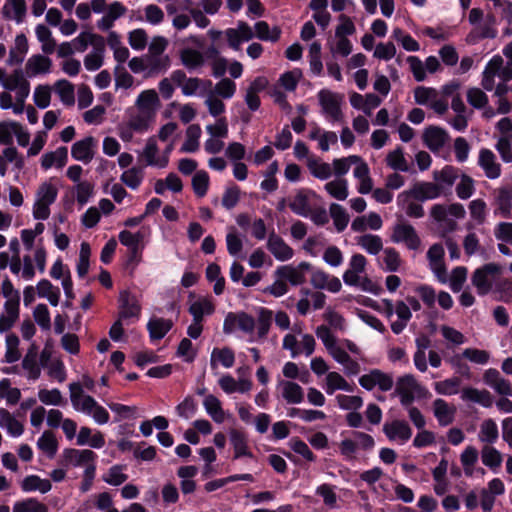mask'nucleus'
Instances as JSON below:
<instances>
[{
	"mask_svg": "<svg viewBox=\"0 0 512 512\" xmlns=\"http://www.w3.org/2000/svg\"><path fill=\"white\" fill-rule=\"evenodd\" d=\"M434 415L440 426H448L454 420L455 409L449 407L447 402L441 398L433 402Z\"/></svg>",
	"mask_w": 512,
	"mask_h": 512,
	"instance_id": "a18cd8bd",
	"label": "nucleus"
},
{
	"mask_svg": "<svg viewBox=\"0 0 512 512\" xmlns=\"http://www.w3.org/2000/svg\"><path fill=\"white\" fill-rule=\"evenodd\" d=\"M51 64V60L42 54L32 55L27 60L25 73L28 77H35L39 74L48 73L50 71Z\"/></svg>",
	"mask_w": 512,
	"mask_h": 512,
	"instance_id": "4c0bfd02",
	"label": "nucleus"
},
{
	"mask_svg": "<svg viewBox=\"0 0 512 512\" xmlns=\"http://www.w3.org/2000/svg\"><path fill=\"white\" fill-rule=\"evenodd\" d=\"M462 399L465 401H471L474 403H478L483 407H491L493 404V398L489 391L487 390H478L476 388H465L462 392Z\"/></svg>",
	"mask_w": 512,
	"mask_h": 512,
	"instance_id": "3c124183",
	"label": "nucleus"
},
{
	"mask_svg": "<svg viewBox=\"0 0 512 512\" xmlns=\"http://www.w3.org/2000/svg\"><path fill=\"white\" fill-rule=\"evenodd\" d=\"M465 214L464 206L460 203H452L449 205L435 204L430 210V217L444 232L455 230L457 227L456 220L463 219Z\"/></svg>",
	"mask_w": 512,
	"mask_h": 512,
	"instance_id": "0eeeda50",
	"label": "nucleus"
},
{
	"mask_svg": "<svg viewBox=\"0 0 512 512\" xmlns=\"http://www.w3.org/2000/svg\"><path fill=\"white\" fill-rule=\"evenodd\" d=\"M308 137L311 140L317 141L318 148L323 152H327L331 145H335L338 142V136L335 132L325 130L317 125L310 130Z\"/></svg>",
	"mask_w": 512,
	"mask_h": 512,
	"instance_id": "f704fd0d",
	"label": "nucleus"
},
{
	"mask_svg": "<svg viewBox=\"0 0 512 512\" xmlns=\"http://www.w3.org/2000/svg\"><path fill=\"white\" fill-rule=\"evenodd\" d=\"M382 226V218L376 212H370L367 215L356 217L351 223L352 231L359 233L365 232L368 229L378 231Z\"/></svg>",
	"mask_w": 512,
	"mask_h": 512,
	"instance_id": "2f4dec72",
	"label": "nucleus"
},
{
	"mask_svg": "<svg viewBox=\"0 0 512 512\" xmlns=\"http://www.w3.org/2000/svg\"><path fill=\"white\" fill-rule=\"evenodd\" d=\"M267 248L278 261L290 260L294 255L293 249L275 233L269 236Z\"/></svg>",
	"mask_w": 512,
	"mask_h": 512,
	"instance_id": "c756f323",
	"label": "nucleus"
},
{
	"mask_svg": "<svg viewBox=\"0 0 512 512\" xmlns=\"http://www.w3.org/2000/svg\"><path fill=\"white\" fill-rule=\"evenodd\" d=\"M97 454L89 449L78 450L75 448H66L63 451L62 465H73L75 467L95 462Z\"/></svg>",
	"mask_w": 512,
	"mask_h": 512,
	"instance_id": "412c9836",
	"label": "nucleus"
},
{
	"mask_svg": "<svg viewBox=\"0 0 512 512\" xmlns=\"http://www.w3.org/2000/svg\"><path fill=\"white\" fill-rule=\"evenodd\" d=\"M478 165L488 179H497L501 175V164L496 155L487 148H482L478 155Z\"/></svg>",
	"mask_w": 512,
	"mask_h": 512,
	"instance_id": "6ab92c4d",
	"label": "nucleus"
},
{
	"mask_svg": "<svg viewBox=\"0 0 512 512\" xmlns=\"http://www.w3.org/2000/svg\"><path fill=\"white\" fill-rule=\"evenodd\" d=\"M282 396L289 404H299L304 400L302 387L292 381L283 382Z\"/></svg>",
	"mask_w": 512,
	"mask_h": 512,
	"instance_id": "e2e57ef3",
	"label": "nucleus"
},
{
	"mask_svg": "<svg viewBox=\"0 0 512 512\" xmlns=\"http://www.w3.org/2000/svg\"><path fill=\"white\" fill-rule=\"evenodd\" d=\"M502 266L496 263H488L476 269L471 277V282L479 295H487L495 286L496 289L509 287L508 280H501Z\"/></svg>",
	"mask_w": 512,
	"mask_h": 512,
	"instance_id": "39448f33",
	"label": "nucleus"
},
{
	"mask_svg": "<svg viewBox=\"0 0 512 512\" xmlns=\"http://www.w3.org/2000/svg\"><path fill=\"white\" fill-rule=\"evenodd\" d=\"M307 166L315 178L326 180L332 175V166L329 163L321 162L315 157L308 159Z\"/></svg>",
	"mask_w": 512,
	"mask_h": 512,
	"instance_id": "774afa93",
	"label": "nucleus"
},
{
	"mask_svg": "<svg viewBox=\"0 0 512 512\" xmlns=\"http://www.w3.org/2000/svg\"><path fill=\"white\" fill-rule=\"evenodd\" d=\"M37 294L41 298H45L52 306H57L60 301V289L54 286L49 280L42 279L36 286Z\"/></svg>",
	"mask_w": 512,
	"mask_h": 512,
	"instance_id": "de8ad7c7",
	"label": "nucleus"
},
{
	"mask_svg": "<svg viewBox=\"0 0 512 512\" xmlns=\"http://www.w3.org/2000/svg\"><path fill=\"white\" fill-rule=\"evenodd\" d=\"M383 432L389 440L398 438L403 443L407 442L412 436V429L404 420H393L391 423H385Z\"/></svg>",
	"mask_w": 512,
	"mask_h": 512,
	"instance_id": "c85d7f7f",
	"label": "nucleus"
},
{
	"mask_svg": "<svg viewBox=\"0 0 512 512\" xmlns=\"http://www.w3.org/2000/svg\"><path fill=\"white\" fill-rule=\"evenodd\" d=\"M0 84L5 91L14 92L19 102H25L29 96L30 84L21 69H15L9 74L3 69Z\"/></svg>",
	"mask_w": 512,
	"mask_h": 512,
	"instance_id": "1a4fd4ad",
	"label": "nucleus"
},
{
	"mask_svg": "<svg viewBox=\"0 0 512 512\" xmlns=\"http://www.w3.org/2000/svg\"><path fill=\"white\" fill-rule=\"evenodd\" d=\"M37 40L41 43V50L45 54H52L56 50V41L52 36L50 29L43 25L38 24L35 28Z\"/></svg>",
	"mask_w": 512,
	"mask_h": 512,
	"instance_id": "09e8293b",
	"label": "nucleus"
},
{
	"mask_svg": "<svg viewBox=\"0 0 512 512\" xmlns=\"http://www.w3.org/2000/svg\"><path fill=\"white\" fill-rule=\"evenodd\" d=\"M444 256V247L440 243L433 244L427 251L429 268L436 279L442 284L448 282V274L446 265L444 263Z\"/></svg>",
	"mask_w": 512,
	"mask_h": 512,
	"instance_id": "ddd939ff",
	"label": "nucleus"
},
{
	"mask_svg": "<svg viewBox=\"0 0 512 512\" xmlns=\"http://www.w3.org/2000/svg\"><path fill=\"white\" fill-rule=\"evenodd\" d=\"M127 8L118 1L109 4L101 19L96 23L98 29L107 31L111 29L117 19L124 16Z\"/></svg>",
	"mask_w": 512,
	"mask_h": 512,
	"instance_id": "b1692460",
	"label": "nucleus"
},
{
	"mask_svg": "<svg viewBox=\"0 0 512 512\" xmlns=\"http://www.w3.org/2000/svg\"><path fill=\"white\" fill-rule=\"evenodd\" d=\"M386 163L393 170L401 172L409 171V164L401 147H397L387 154Z\"/></svg>",
	"mask_w": 512,
	"mask_h": 512,
	"instance_id": "0e129e2a",
	"label": "nucleus"
},
{
	"mask_svg": "<svg viewBox=\"0 0 512 512\" xmlns=\"http://www.w3.org/2000/svg\"><path fill=\"white\" fill-rule=\"evenodd\" d=\"M391 241L395 244H403L409 250H418L421 246V239L415 228L407 222H399L394 225Z\"/></svg>",
	"mask_w": 512,
	"mask_h": 512,
	"instance_id": "f8f14e48",
	"label": "nucleus"
},
{
	"mask_svg": "<svg viewBox=\"0 0 512 512\" xmlns=\"http://www.w3.org/2000/svg\"><path fill=\"white\" fill-rule=\"evenodd\" d=\"M367 260L362 254L351 256L348 269L343 274V281L348 286H357L360 283V274L365 272Z\"/></svg>",
	"mask_w": 512,
	"mask_h": 512,
	"instance_id": "a211bd4d",
	"label": "nucleus"
},
{
	"mask_svg": "<svg viewBox=\"0 0 512 512\" xmlns=\"http://www.w3.org/2000/svg\"><path fill=\"white\" fill-rule=\"evenodd\" d=\"M54 91L59 96L61 102L66 106H71L75 102L74 86L66 79L55 82Z\"/></svg>",
	"mask_w": 512,
	"mask_h": 512,
	"instance_id": "5fc2aeb1",
	"label": "nucleus"
},
{
	"mask_svg": "<svg viewBox=\"0 0 512 512\" xmlns=\"http://www.w3.org/2000/svg\"><path fill=\"white\" fill-rule=\"evenodd\" d=\"M283 348L291 352H313L315 339L311 334L303 333L300 330H293L285 335Z\"/></svg>",
	"mask_w": 512,
	"mask_h": 512,
	"instance_id": "4468645a",
	"label": "nucleus"
},
{
	"mask_svg": "<svg viewBox=\"0 0 512 512\" xmlns=\"http://www.w3.org/2000/svg\"><path fill=\"white\" fill-rule=\"evenodd\" d=\"M95 146L96 141L92 136L76 141L71 147V156L87 164L93 159Z\"/></svg>",
	"mask_w": 512,
	"mask_h": 512,
	"instance_id": "4be33fe9",
	"label": "nucleus"
},
{
	"mask_svg": "<svg viewBox=\"0 0 512 512\" xmlns=\"http://www.w3.org/2000/svg\"><path fill=\"white\" fill-rule=\"evenodd\" d=\"M310 283L316 289H325L332 293L339 292L342 287L337 277L331 276L323 270L314 271L311 275Z\"/></svg>",
	"mask_w": 512,
	"mask_h": 512,
	"instance_id": "393cba45",
	"label": "nucleus"
},
{
	"mask_svg": "<svg viewBox=\"0 0 512 512\" xmlns=\"http://www.w3.org/2000/svg\"><path fill=\"white\" fill-rule=\"evenodd\" d=\"M188 311L193 320L203 322L204 317L214 313L215 305L211 298L200 296L190 303Z\"/></svg>",
	"mask_w": 512,
	"mask_h": 512,
	"instance_id": "7c9ffc66",
	"label": "nucleus"
},
{
	"mask_svg": "<svg viewBox=\"0 0 512 512\" xmlns=\"http://www.w3.org/2000/svg\"><path fill=\"white\" fill-rule=\"evenodd\" d=\"M419 202L408 190L401 192L397 196L398 206L411 218H422L424 216L423 206Z\"/></svg>",
	"mask_w": 512,
	"mask_h": 512,
	"instance_id": "a878e982",
	"label": "nucleus"
},
{
	"mask_svg": "<svg viewBox=\"0 0 512 512\" xmlns=\"http://www.w3.org/2000/svg\"><path fill=\"white\" fill-rule=\"evenodd\" d=\"M105 53L104 39H98L93 49L85 56L84 66L88 71H96L103 65Z\"/></svg>",
	"mask_w": 512,
	"mask_h": 512,
	"instance_id": "a19ab883",
	"label": "nucleus"
},
{
	"mask_svg": "<svg viewBox=\"0 0 512 512\" xmlns=\"http://www.w3.org/2000/svg\"><path fill=\"white\" fill-rule=\"evenodd\" d=\"M379 266L385 272H398L403 264L400 253L393 247L384 248L378 258Z\"/></svg>",
	"mask_w": 512,
	"mask_h": 512,
	"instance_id": "473e14b6",
	"label": "nucleus"
},
{
	"mask_svg": "<svg viewBox=\"0 0 512 512\" xmlns=\"http://www.w3.org/2000/svg\"><path fill=\"white\" fill-rule=\"evenodd\" d=\"M20 317V303L4 302L0 312V333L8 332Z\"/></svg>",
	"mask_w": 512,
	"mask_h": 512,
	"instance_id": "cd10ccee",
	"label": "nucleus"
},
{
	"mask_svg": "<svg viewBox=\"0 0 512 512\" xmlns=\"http://www.w3.org/2000/svg\"><path fill=\"white\" fill-rule=\"evenodd\" d=\"M410 194L414 195L417 201H427L438 198L442 194L441 187L434 182H416L408 190Z\"/></svg>",
	"mask_w": 512,
	"mask_h": 512,
	"instance_id": "5701e85b",
	"label": "nucleus"
},
{
	"mask_svg": "<svg viewBox=\"0 0 512 512\" xmlns=\"http://www.w3.org/2000/svg\"><path fill=\"white\" fill-rule=\"evenodd\" d=\"M59 194V184L56 178L42 181L36 188L32 206V216L35 220L44 221L51 215V206Z\"/></svg>",
	"mask_w": 512,
	"mask_h": 512,
	"instance_id": "20e7f679",
	"label": "nucleus"
},
{
	"mask_svg": "<svg viewBox=\"0 0 512 512\" xmlns=\"http://www.w3.org/2000/svg\"><path fill=\"white\" fill-rule=\"evenodd\" d=\"M141 313V305L136 295L124 290L119 294V318L138 319Z\"/></svg>",
	"mask_w": 512,
	"mask_h": 512,
	"instance_id": "f3484780",
	"label": "nucleus"
},
{
	"mask_svg": "<svg viewBox=\"0 0 512 512\" xmlns=\"http://www.w3.org/2000/svg\"><path fill=\"white\" fill-rule=\"evenodd\" d=\"M202 134L198 124H192L186 129V139L181 147V152L194 153L199 149V140Z\"/></svg>",
	"mask_w": 512,
	"mask_h": 512,
	"instance_id": "603ef678",
	"label": "nucleus"
},
{
	"mask_svg": "<svg viewBox=\"0 0 512 512\" xmlns=\"http://www.w3.org/2000/svg\"><path fill=\"white\" fill-rule=\"evenodd\" d=\"M312 194L308 190H299L290 200V209L299 216L309 217L311 214L310 196Z\"/></svg>",
	"mask_w": 512,
	"mask_h": 512,
	"instance_id": "e433bc0d",
	"label": "nucleus"
},
{
	"mask_svg": "<svg viewBox=\"0 0 512 512\" xmlns=\"http://www.w3.org/2000/svg\"><path fill=\"white\" fill-rule=\"evenodd\" d=\"M317 97L322 115L328 122L336 123L343 120L344 115L341 109L343 96L341 94L322 89L318 92Z\"/></svg>",
	"mask_w": 512,
	"mask_h": 512,
	"instance_id": "6e6552de",
	"label": "nucleus"
},
{
	"mask_svg": "<svg viewBox=\"0 0 512 512\" xmlns=\"http://www.w3.org/2000/svg\"><path fill=\"white\" fill-rule=\"evenodd\" d=\"M502 52L508 59V63L504 64L502 56L494 55L482 72L481 86L486 91H491L494 88L496 77L504 82H509L512 79V42L506 44Z\"/></svg>",
	"mask_w": 512,
	"mask_h": 512,
	"instance_id": "7ed1b4c3",
	"label": "nucleus"
},
{
	"mask_svg": "<svg viewBox=\"0 0 512 512\" xmlns=\"http://www.w3.org/2000/svg\"><path fill=\"white\" fill-rule=\"evenodd\" d=\"M228 45L235 51H239L242 42H248L254 38L253 29L244 21H239L235 28H228L224 31Z\"/></svg>",
	"mask_w": 512,
	"mask_h": 512,
	"instance_id": "dca6fc26",
	"label": "nucleus"
},
{
	"mask_svg": "<svg viewBox=\"0 0 512 512\" xmlns=\"http://www.w3.org/2000/svg\"><path fill=\"white\" fill-rule=\"evenodd\" d=\"M354 165H356V167L353 170V175L359 181L358 192L360 194L370 193L373 188V182L367 163L360 157V160L355 162Z\"/></svg>",
	"mask_w": 512,
	"mask_h": 512,
	"instance_id": "72a5a7b5",
	"label": "nucleus"
},
{
	"mask_svg": "<svg viewBox=\"0 0 512 512\" xmlns=\"http://www.w3.org/2000/svg\"><path fill=\"white\" fill-rule=\"evenodd\" d=\"M458 176V169L450 165H446L440 171L433 172V178L436 184L441 187V190L444 187H451Z\"/></svg>",
	"mask_w": 512,
	"mask_h": 512,
	"instance_id": "4d7b16f0",
	"label": "nucleus"
},
{
	"mask_svg": "<svg viewBox=\"0 0 512 512\" xmlns=\"http://www.w3.org/2000/svg\"><path fill=\"white\" fill-rule=\"evenodd\" d=\"M159 107L160 99L154 89L142 91L134 106L126 109L123 121L117 126L119 138L129 143L135 135L147 133L155 122Z\"/></svg>",
	"mask_w": 512,
	"mask_h": 512,
	"instance_id": "f257e3e1",
	"label": "nucleus"
},
{
	"mask_svg": "<svg viewBox=\"0 0 512 512\" xmlns=\"http://www.w3.org/2000/svg\"><path fill=\"white\" fill-rule=\"evenodd\" d=\"M481 460L486 467L496 473L502 464L503 458L496 448L486 445L481 451Z\"/></svg>",
	"mask_w": 512,
	"mask_h": 512,
	"instance_id": "13d9d810",
	"label": "nucleus"
},
{
	"mask_svg": "<svg viewBox=\"0 0 512 512\" xmlns=\"http://www.w3.org/2000/svg\"><path fill=\"white\" fill-rule=\"evenodd\" d=\"M395 314L397 320L391 322V330L395 334H400L412 318V312L404 301H396Z\"/></svg>",
	"mask_w": 512,
	"mask_h": 512,
	"instance_id": "37998d69",
	"label": "nucleus"
},
{
	"mask_svg": "<svg viewBox=\"0 0 512 512\" xmlns=\"http://www.w3.org/2000/svg\"><path fill=\"white\" fill-rule=\"evenodd\" d=\"M422 387L411 374L400 376L396 383L392 396H398L403 407H409L415 401V393H420Z\"/></svg>",
	"mask_w": 512,
	"mask_h": 512,
	"instance_id": "9b49d317",
	"label": "nucleus"
},
{
	"mask_svg": "<svg viewBox=\"0 0 512 512\" xmlns=\"http://www.w3.org/2000/svg\"><path fill=\"white\" fill-rule=\"evenodd\" d=\"M356 244L370 255H378L383 248V241L379 235L363 234L355 238Z\"/></svg>",
	"mask_w": 512,
	"mask_h": 512,
	"instance_id": "c03bdc74",
	"label": "nucleus"
},
{
	"mask_svg": "<svg viewBox=\"0 0 512 512\" xmlns=\"http://www.w3.org/2000/svg\"><path fill=\"white\" fill-rule=\"evenodd\" d=\"M329 213L336 230L338 232L345 230L350 220L346 209L340 204L332 203L329 207Z\"/></svg>",
	"mask_w": 512,
	"mask_h": 512,
	"instance_id": "680f3d73",
	"label": "nucleus"
},
{
	"mask_svg": "<svg viewBox=\"0 0 512 512\" xmlns=\"http://www.w3.org/2000/svg\"><path fill=\"white\" fill-rule=\"evenodd\" d=\"M447 132L439 127L430 126L423 133L424 144L432 151L437 152L444 147L448 141Z\"/></svg>",
	"mask_w": 512,
	"mask_h": 512,
	"instance_id": "bb28decb",
	"label": "nucleus"
},
{
	"mask_svg": "<svg viewBox=\"0 0 512 512\" xmlns=\"http://www.w3.org/2000/svg\"><path fill=\"white\" fill-rule=\"evenodd\" d=\"M181 64L189 71L202 68L205 64V55L199 50L203 46V38L199 35H189L178 41Z\"/></svg>",
	"mask_w": 512,
	"mask_h": 512,
	"instance_id": "423d86ee",
	"label": "nucleus"
},
{
	"mask_svg": "<svg viewBox=\"0 0 512 512\" xmlns=\"http://www.w3.org/2000/svg\"><path fill=\"white\" fill-rule=\"evenodd\" d=\"M68 162V149L65 146L56 148L53 151L45 152L40 158V166L44 171L52 168L62 169Z\"/></svg>",
	"mask_w": 512,
	"mask_h": 512,
	"instance_id": "aec40b11",
	"label": "nucleus"
},
{
	"mask_svg": "<svg viewBox=\"0 0 512 512\" xmlns=\"http://www.w3.org/2000/svg\"><path fill=\"white\" fill-rule=\"evenodd\" d=\"M273 319V312L267 308L260 307L257 310V319L255 320V333L257 338H264L270 329Z\"/></svg>",
	"mask_w": 512,
	"mask_h": 512,
	"instance_id": "864d4df0",
	"label": "nucleus"
},
{
	"mask_svg": "<svg viewBox=\"0 0 512 512\" xmlns=\"http://www.w3.org/2000/svg\"><path fill=\"white\" fill-rule=\"evenodd\" d=\"M2 14L6 19L21 23L26 15L25 0H5Z\"/></svg>",
	"mask_w": 512,
	"mask_h": 512,
	"instance_id": "79ce46f5",
	"label": "nucleus"
},
{
	"mask_svg": "<svg viewBox=\"0 0 512 512\" xmlns=\"http://www.w3.org/2000/svg\"><path fill=\"white\" fill-rule=\"evenodd\" d=\"M143 179L144 171L141 167L138 166L128 168L120 176L121 182L132 190L138 189Z\"/></svg>",
	"mask_w": 512,
	"mask_h": 512,
	"instance_id": "052dcab7",
	"label": "nucleus"
},
{
	"mask_svg": "<svg viewBox=\"0 0 512 512\" xmlns=\"http://www.w3.org/2000/svg\"><path fill=\"white\" fill-rule=\"evenodd\" d=\"M230 442L234 449V459H239L241 457H253V454L248 448V440L245 432L238 429H231Z\"/></svg>",
	"mask_w": 512,
	"mask_h": 512,
	"instance_id": "ea45409f",
	"label": "nucleus"
},
{
	"mask_svg": "<svg viewBox=\"0 0 512 512\" xmlns=\"http://www.w3.org/2000/svg\"><path fill=\"white\" fill-rule=\"evenodd\" d=\"M255 326V319L251 315L245 312H229L224 319L223 330L225 333H232L239 329L243 333L247 334L251 340H254Z\"/></svg>",
	"mask_w": 512,
	"mask_h": 512,
	"instance_id": "9d476101",
	"label": "nucleus"
},
{
	"mask_svg": "<svg viewBox=\"0 0 512 512\" xmlns=\"http://www.w3.org/2000/svg\"><path fill=\"white\" fill-rule=\"evenodd\" d=\"M13 512H49V510L37 498L30 497L16 501L13 505Z\"/></svg>",
	"mask_w": 512,
	"mask_h": 512,
	"instance_id": "338daca9",
	"label": "nucleus"
},
{
	"mask_svg": "<svg viewBox=\"0 0 512 512\" xmlns=\"http://www.w3.org/2000/svg\"><path fill=\"white\" fill-rule=\"evenodd\" d=\"M316 335L329 352H345L343 343L336 339L334 334L327 326H319L316 330Z\"/></svg>",
	"mask_w": 512,
	"mask_h": 512,
	"instance_id": "49530a36",
	"label": "nucleus"
},
{
	"mask_svg": "<svg viewBox=\"0 0 512 512\" xmlns=\"http://www.w3.org/2000/svg\"><path fill=\"white\" fill-rule=\"evenodd\" d=\"M52 354H40V364L42 368L48 369L50 377L56 379L58 382H63L66 379V370L62 360L51 359Z\"/></svg>",
	"mask_w": 512,
	"mask_h": 512,
	"instance_id": "58836bf2",
	"label": "nucleus"
},
{
	"mask_svg": "<svg viewBox=\"0 0 512 512\" xmlns=\"http://www.w3.org/2000/svg\"><path fill=\"white\" fill-rule=\"evenodd\" d=\"M47 251L41 241L32 252H26L22 257H11L10 271L25 281L36 276V271L43 274L46 270Z\"/></svg>",
	"mask_w": 512,
	"mask_h": 512,
	"instance_id": "f03ea898",
	"label": "nucleus"
},
{
	"mask_svg": "<svg viewBox=\"0 0 512 512\" xmlns=\"http://www.w3.org/2000/svg\"><path fill=\"white\" fill-rule=\"evenodd\" d=\"M325 191L334 199L344 201L349 195L348 182L344 178H336L324 185Z\"/></svg>",
	"mask_w": 512,
	"mask_h": 512,
	"instance_id": "8fccbe9b",
	"label": "nucleus"
},
{
	"mask_svg": "<svg viewBox=\"0 0 512 512\" xmlns=\"http://www.w3.org/2000/svg\"><path fill=\"white\" fill-rule=\"evenodd\" d=\"M139 157L144 160L146 166L159 169L166 168V156H163L157 144V137L151 136L146 140L145 146L139 153Z\"/></svg>",
	"mask_w": 512,
	"mask_h": 512,
	"instance_id": "2eb2a0df",
	"label": "nucleus"
},
{
	"mask_svg": "<svg viewBox=\"0 0 512 512\" xmlns=\"http://www.w3.org/2000/svg\"><path fill=\"white\" fill-rule=\"evenodd\" d=\"M38 448L49 458L55 456L58 449V441L52 431H44L37 441Z\"/></svg>",
	"mask_w": 512,
	"mask_h": 512,
	"instance_id": "69168bd1",
	"label": "nucleus"
},
{
	"mask_svg": "<svg viewBox=\"0 0 512 512\" xmlns=\"http://www.w3.org/2000/svg\"><path fill=\"white\" fill-rule=\"evenodd\" d=\"M28 52V41L24 34L15 37L14 47L9 53V64H19L24 60V56Z\"/></svg>",
	"mask_w": 512,
	"mask_h": 512,
	"instance_id": "bf43d9fd",
	"label": "nucleus"
},
{
	"mask_svg": "<svg viewBox=\"0 0 512 512\" xmlns=\"http://www.w3.org/2000/svg\"><path fill=\"white\" fill-rule=\"evenodd\" d=\"M172 327V320L158 316H152L147 323V329L152 341H157L164 338L165 335L172 329Z\"/></svg>",
	"mask_w": 512,
	"mask_h": 512,
	"instance_id": "c9c22d12",
	"label": "nucleus"
},
{
	"mask_svg": "<svg viewBox=\"0 0 512 512\" xmlns=\"http://www.w3.org/2000/svg\"><path fill=\"white\" fill-rule=\"evenodd\" d=\"M254 37L262 41L276 42L280 38L281 30L278 27L270 28L266 21H258L254 25Z\"/></svg>",
	"mask_w": 512,
	"mask_h": 512,
	"instance_id": "6e6d98bb",
	"label": "nucleus"
}]
</instances>
